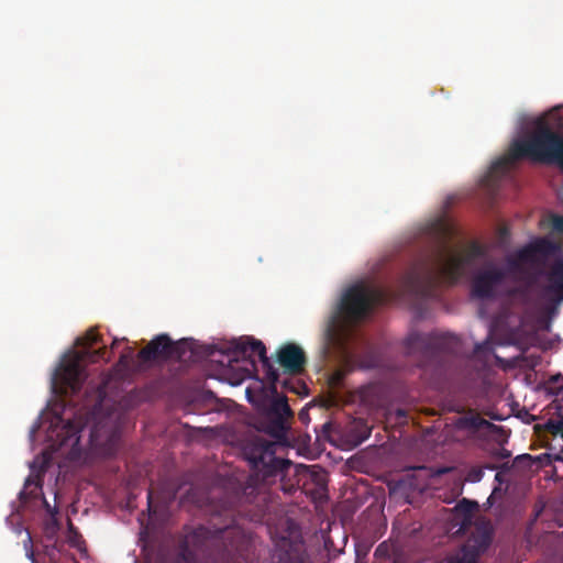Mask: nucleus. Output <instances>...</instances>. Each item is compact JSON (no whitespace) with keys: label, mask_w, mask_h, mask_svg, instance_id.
I'll list each match as a JSON object with an SVG mask.
<instances>
[{"label":"nucleus","mask_w":563,"mask_h":563,"mask_svg":"<svg viewBox=\"0 0 563 563\" xmlns=\"http://www.w3.org/2000/svg\"><path fill=\"white\" fill-rule=\"evenodd\" d=\"M278 444L262 437L247 439L242 446V454L255 475L249 476L244 485L235 488L232 500L223 507L222 512L212 516L211 528L199 525L184 527L178 541V558L184 563H195L198 555L213 558L230 553L239 548L242 532L236 526V515H246V505L257 498L258 482H268L272 477L284 474L290 466L288 460L276 456Z\"/></svg>","instance_id":"obj_1"},{"label":"nucleus","mask_w":563,"mask_h":563,"mask_svg":"<svg viewBox=\"0 0 563 563\" xmlns=\"http://www.w3.org/2000/svg\"><path fill=\"white\" fill-rule=\"evenodd\" d=\"M559 251L558 243L547 238H539L507 257V269L493 262L486 263L472 278V296L477 299L495 298L508 274L519 275L520 280L529 287L536 286L540 278L547 275L550 285L545 291L551 295L554 306L561 305L563 301V258H558L553 263L549 274L545 272L549 257Z\"/></svg>","instance_id":"obj_2"},{"label":"nucleus","mask_w":563,"mask_h":563,"mask_svg":"<svg viewBox=\"0 0 563 563\" xmlns=\"http://www.w3.org/2000/svg\"><path fill=\"white\" fill-rule=\"evenodd\" d=\"M486 252L481 243L472 242L464 253H460L444 238H440L431 251L405 275L402 291L421 300L437 299L441 283L455 284L465 266L485 256Z\"/></svg>","instance_id":"obj_3"},{"label":"nucleus","mask_w":563,"mask_h":563,"mask_svg":"<svg viewBox=\"0 0 563 563\" xmlns=\"http://www.w3.org/2000/svg\"><path fill=\"white\" fill-rule=\"evenodd\" d=\"M509 156V158H499L494 162L488 177L497 178L504 175L511 161L522 158L541 163H556L563 169V135L553 131L544 120H539L528 137L516 140L512 143Z\"/></svg>","instance_id":"obj_4"},{"label":"nucleus","mask_w":563,"mask_h":563,"mask_svg":"<svg viewBox=\"0 0 563 563\" xmlns=\"http://www.w3.org/2000/svg\"><path fill=\"white\" fill-rule=\"evenodd\" d=\"M385 289L357 283L350 286L341 296L335 310L328 320L324 335L329 342L335 341L350 327L362 321L377 305L388 301Z\"/></svg>","instance_id":"obj_5"},{"label":"nucleus","mask_w":563,"mask_h":563,"mask_svg":"<svg viewBox=\"0 0 563 563\" xmlns=\"http://www.w3.org/2000/svg\"><path fill=\"white\" fill-rule=\"evenodd\" d=\"M101 341L100 334L96 329H90L85 335L77 338L76 344L81 346V351L73 352L66 355L58 369L54 374V383L59 385L64 394H77L86 380V371L82 366L85 361L92 363L99 361H110L111 351L107 346L98 350L91 347Z\"/></svg>","instance_id":"obj_6"},{"label":"nucleus","mask_w":563,"mask_h":563,"mask_svg":"<svg viewBox=\"0 0 563 563\" xmlns=\"http://www.w3.org/2000/svg\"><path fill=\"white\" fill-rule=\"evenodd\" d=\"M461 339L449 332L422 333L412 331L404 340L405 353L417 361L419 367L440 369L448 356L461 351Z\"/></svg>","instance_id":"obj_7"},{"label":"nucleus","mask_w":563,"mask_h":563,"mask_svg":"<svg viewBox=\"0 0 563 563\" xmlns=\"http://www.w3.org/2000/svg\"><path fill=\"white\" fill-rule=\"evenodd\" d=\"M121 422L119 415H108L95 421L89 434L91 448L102 456H113L120 444Z\"/></svg>","instance_id":"obj_8"},{"label":"nucleus","mask_w":563,"mask_h":563,"mask_svg":"<svg viewBox=\"0 0 563 563\" xmlns=\"http://www.w3.org/2000/svg\"><path fill=\"white\" fill-rule=\"evenodd\" d=\"M246 353H250V355L257 354L262 366L265 369L267 379L272 384L277 383L279 378L278 371L271 363V360L266 355V346L261 340L246 336L241 338L239 341H234L232 349L230 350V354L228 355L229 362L238 361L240 356H245Z\"/></svg>","instance_id":"obj_9"},{"label":"nucleus","mask_w":563,"mask_h":563,"mask_svg":"<svg viewBox=\"0 0 563 563\" xmlns=\"http://www.w3.org/2000/svg\"><path fill=\"white\" fill-rule=\"evenodd\" d=\"M492 542V528L489 522L476 525L471 537L461 549L457 563H478V558L489 547Z\"/></svg>","instance_id":"obj_10"},{"label":"nucleus","mask_w":563,"mask_h":563,"mask_svg":"<svg viewBox=\"0 0 563 563\" xmlns=\"http://www.w3.org/2000/svg\"><path fill=\"white\" fill-rule=\"evenodd\" d=\"M58 423H62L59 431L56 433V442L59 448L70 446L69 455L76 459L79 455L80 432L86 427L88 419L82 415H76L73 419L64 420L57 417Z\"/></svg>","instance_id":"obj_11"},{"label":"nucleus","mask_w":563,"mask_h":563,"mask_svg":"<svg viewBox=\"0 0 563 563\" xmlns=\"http://www.w3.org/2000/svg\"><path fill=\"white\" fill-rule=\"evenodd\" d=\"M183 344L175 343L167 334H158L139 352L137 357L143 363L167 360L179 355Z\"/></svg>","instance_id":"obj_12"},{"label":"nucleus","mask_w":563,"mask_h":563,"mask_svg":"<svg viewBox=\"0 0 563 563\" xmlns=\"http://www.w3.org/2000/svg\"><path fill=\"white\" fill-rule=\"evenodd\" d=\"M272 559L276 563H303L305 544L300 537L278 538L275 542V549Z\"/></svg>","instance_id":"obj_13"},{"label":"nucleus","mask_w":563,"mask_h":563,"mask_svg":"<svg viewBox=\"0 0 563 563\" xmlns=\"http://www.w3.org/2000/svg\"><path fill=\"white\" fill-rule=\"evenodd\" d=\"M277 361L288 374H300L307 363L305 351L296 343H286L277 351Z\"/></svg>","instance_id":"obj_14"},{"label":"nucleus","mask_w":563,"mask_h":563,"mask_svg":"<svg viewBox=\"0 0 563 563\" xmlns=\"http://www.w3.org/2000/svg\"><path fill=\"white\" fill-rule=\"evenodd\" d=\"M456 426L460 429H467L472 431L495 428V424L482 418L478 413L474 412L473 410H468L466 415L460 417L456 421Z\"/></svg>","instance_id":"obj_15"},{"label":"nucleus","mask_w":563,"mask_h":563,"mask_svg":"<svg viewBox=\"0 0 563 563\" xmlns=\"http://www.w3.org/2000/svg\"><path fill=\"white\" fill-rule=\"evenodd\" d=\"M264 430L271 437L277 440H284L288 431L287 420L283 419V417H272L267 415Z\"/></svg>","instance_id":"obj_16"},{"label":"nucleus","mask_w":563,"mask_h":563,"mask_svg":"<svg viewBox=\"0 0 563 563\" xmlns=\"http://www.w3.org/2000/svg\"><path fill=\"white\" fill-rule=\"evenodd\" d=\"M268 416L272 417H283V419L287 420L292 417V411L287 402L286 397L276 398L271 408L268 410Z\"/></svg>","instance_id":"obj_17"},{"label":"nucleus","mask_w":563,"mask_h":563,"mask_svg":"<svg viewBox=\"0 0 563 563\" xmlns=\"http://www.w3.org/2000/svg\"><path fill=\"white\" fill-rule=\"evenodd\" d=\"M494 352V343L490 338H487L481 343H476L474 346V355L477 357H486Z\"/></svg>","instance_id":"obj_18"},{"label":"nucleus","mask_w":563,"mask_h":563,"mask_svg":"<svg viewBox=\"0 0 563 563\" xmlns=\"http://www.w3.org/2000/svg\"><path fill=\"white\" fill-rule=\"evenodd\" d=\"M159 503H162L161 497L156 495L153 488H151L147 494V510L150 515L157 512Z\"/></svg>","instance_id":"obj_19"},{"label":"nucleus","mask_w":563,"mask_h":563,"mask_svg":"<svg viewBox=\"0 0 563 563\" xmlns=\"http://www.w3.org/2000/svg\"><path fill=\"white\" fill-rule=\"evenodd\" d=\"M536 460L538 461V463L541 465V466H548V465H551L553 461H562L563 462V456L559 453H543L539 456L536 457Z\"/></svg>","instance_id":"obj_20"},{"label":"nucleus","mask_w":563,"mask_h":563,"mask_svg":"<svg viewBox=\"0 0 563 563\" xmlns=\"http://www.w3.org/2000/svg\"><path fill=\"white\" fill-rule=\"evenodd\" d=\"M483 476H484L483 467L473 466L467 471L465 479L471 483H477V482L482 481Z\"/></svg>","instance_id":"obj_21"},{"label":"nucleus","mask_w":563,"mask_h":563,"mask_svg":"<svg viewBox=\"0 0 563 563\" xmlns=\"http://www.w3.org/2000/svg\"><path fill=\"white\" fill-rule=\"evenodd\" d=\"M552 229L558 233H563V216L552 217Z\"/></svg>","instance_id":"obj_22"},{"label":"nucleus","mask_w":563,"mask_h":563,"mask_svg":"<svg viewBox=\"0 0 563 563\" xmlns=\"http://www.w3.org/2000/svg\"><path fill=\"white\" fill-rule=\"evenodd\" d=\"M459 506L461 508L465 509L466 511H472V510L476 509L478 505L476 501H472V500L464 498L460 501Z\"/></svg>","instance_id":"obj_23"},{"label":"nucleus","mask_w":563,"mask_h":563,"mask_svg":"<svg viewBox=\"0 0 563 563\" xmlns=\"http://www.w3.org/2000/svg\"><path fill=\"white\" fill-rule=\"evenodd\" d=\"M396 417L398 422H404L407 419V411L405 409H397L396 410Z\"/></svg>","instance_id":"obj_24"},{"label":"nucleus","mask_w":563,"mask_h":563,"mask_svg":"<svg viewBox=\"0 0 563 563\" xmlns=\"http://www.w3.org/2000/svg\"><path fill=\"white\" fill-rule=\"evenodd\" d=\"M31 485H34L35 488H41L40 481L29 476L25 481V487H30Z\"/></svg>","instance_id":"obj_25"},{"label":"nucleus","mask_w":563,"mask_h":563,"mask_svg":"<svg viewBox=\"0 0 563 563\" xmlns=\"http://www.w3.org/2000/svg\"><path fill=\"white\" fill-rule=\"evenodd\" d=\"M498 235L500 240H505L509 236V230L506 227H500L498 229Z\"/></svg>","instance_id":"obj_26"},{"label":"nucleus","mask_w":563,"mask_h":563,"mask_svg":"<svg viewBox=\"0 0 563 563\" xmlns=\"http://www.w3.org/2000/svg\"><path fill=\"white\" fill-rule=\"evenodd\" d=\"M298 416L301 421H306L308 419V412L305 409H301Z\"/></svg>","instance_id":"obj_27"},{"label":"nucleus","mask_w":563,"mask_h":563,"mask_svg":"<svg viewBox=\"0 0 563 563\" xmlns=\"http://www.w3.org/2000/svg\"><path fill=\"white\" fill-rule=\"evenodd\" d=\"M523 460L531 461L532 456L530 454H522V455H519L516 457V461H523Z\"/></svg>","instance_id":"obj_28"},{"label":"nucleus","mask_w":563,"mask_h":563,"mask_svg":"<svg viewBox=\"0 0 563 563\" xmlns=\"http://www.w3.org/2000/svg\"><path fill=\"white\" fill-rule=\"evenodd\" d=\"M371 430L367 427H364V434L361 437L360 441H364L369 437Z\"/></svg>","instance_id":"obj_29"},{"label":"nucleus","mask_w":563,"mask_h":563,"mask_svg":"<svg viewBox=\"0 0 563 563\" xmlns=\"http://www.w3.org/2000/svg\"><path fill=\"white\" fill-rule=\"evenodd\" d=\"M119 343L118 339H114L112 342L111 351L114 349V346Z\"/></svg>","instance_id":"obj_30"},{"label":"nucleus","mask_w":563,"mask_h":563,"mask_svg":"<svg viewBox=\"0 0 563 563\" xmlns=\"http://www.w3.org/2000/svg\"><path fill=\"white\" fill-rule=\"evenodd\" d=\"M453 410L456 411V412H462L463 408L457 407V408H454Z\"/></svg>","instance_id":"obj_31"},{"label":"nucleus","mask_w":563,"mask_h":563,"mask_svg":"<svg viewBox=\"0 0 563 563\" xmlns=\"http://www.w3.org/2000/svg\"><path fill=\"white\" fill-rule=\"evenodd\" d=\"M503 456H504V457H508V456H509V453H508V452H507V453H506V452H503Z\"/></svg>","instance_id":"obj_32"},{"label":"nucleus","mask_w":563,"mask_h":563,"mask_svg":"<svg viewBox=\"0 0 563 563\" xmlns=\"http://www.w3.org/2000/svg\"><path fill=\"white\" fill-rule=\"evenodd\" d=\"M503 456H504V457H508V456H509V453H508V452H507V453H506V452H503Z\"/></svg>","instance_id":"obj_33"},{"label":"nucleus","mask_w":563,"mask_h":563,"mask_svg":"<svg viewBox=\"0 0 563 563\" xmlns=\"http://www.w3.org/2000/svg\"><path fill=\"white\" fill-rule=\"evenodd\" d=\"M29 556H30V559H32V560L34 561V554H33V552H31V553L29 554Z\"/></svg>","instance_id":"obj_34"}]
</instances>
